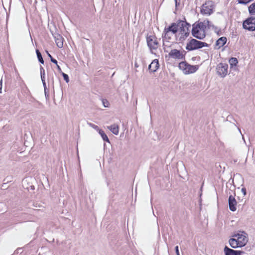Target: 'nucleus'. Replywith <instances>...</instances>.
<instances>
[{
	"label": "nucleus",
	"mask_w": 255,
	"mask_h": 255,
	"mask_svg": "<svg viewBox=\"0 0 255 255\" xmlns=\"http://www.w3.org/2000/svg\"><path fill=\"white\" fill-rule=\"evenodd\" d=\"M243 27L248 31H255V17L251 16L243 21Z\"/></svg>",
	"instance_id": "7"
},
{
	"label": "nucleus",
	"mask_w": 255,
	"mask_h": 255,
	"mask_svg": "<svg viewBox=\"0 0 255 255\" xmlns=\"http://www.w3.org/2000/svg\"><path fill=\"white\" fill-rule=\"evenodd\" d=\"M103 105L104 107H108L109 105V102L106 99L102 100Z\"/></svg>",
	"instance_id": "27"
},
{
	"label": "nucleus",
	"mask_w": 255,
	"mask_h": 255,
	"mask_svg": "<svg viewBox=\"0 0 255 255\" xmlns=\"http://www.w3.org/2000/svg\"><path fill=\"white\" fill-rule=\"evenodd\" d=\"M192 35L194 37L199 39H203L206 36V33L204 31H201L200 30L195 26V24L193 25L192 29Z\"/></svg>",
	"instance_id": "10"
},
{
	"label": "nucleus",
	"mask_w": 255,
	"mask_h": 255,
	"mask_svg": "<svg viewBox=\"0 0 255 255\" xmlns=\"http://www.w3.org/2000/svg\"><path fill=\"white\" fill-rule=\"evenodd\" d=\"M235 195L234 196L230 195L228 199L229 209L233 212L235 211L237 209L236 206L237 202L235 198Z\"/></svg>",
	"instance_id": "12"
},
{
	"label": "nucleus",
	"mask_w": 255,
	"mask_h": 255,
	"mask_svg": "<svg viewBox=\"0 0 255 255\" xmlns=\"http://www.w3.org/2000/svg\"><path fill=\"white\" fill-rule=\"evenodd\" d=\"M236 242L237 241L235 238H231L229 241L230 246L233 249L239 248V245H237Z\"/></svg>",
	"instance_id": "19"
},
{
	"label": "nucleus",
	"mask_w": 255,
	"mask_h": 255,
	"mask_svg": "<svg viewBox=\"0 0 255 255\" xmlns=\"http://www.w3.org/2000/svg\"><path fill=\"white\" fill-rule=\"evenodd\" d=\"M215 32L218 34V35L220 36L221 35V29L218 30V31L217 32Z\"/></svg>",
	"instance_id": "40"
},
{
	"label": "nucleus",
	"mask_w": 255,
	"mask_h": 255,
	"mask_svg": "<svg viewBox=\"0 0 255 255\" xmlns=\"http://www.w3.org/2000/svg\"><path fill=\"white\" fill-rule=\"evenodd\" d=\"M186 52L184 50L181 51L176 49H172L168 54L169 57L178 60H185Z\"/></svg>",
	"instance_id": "8"
},
{
	"label": "nucleus",
	"mask_w": 255,
	"mask_h": 255,
	"mask_svg": "<svg viewBox=\"0 0 255 255\" xmlns=\"http://www.w3.org/2000/svg\"><path fill=\"white\" fill-rule=\"evenodd\" d=\"M159 67V63L158 59H154L148 66V70L151 72H155Z\"/></svg>",
	"instance_id": "14"
},
{
	"label": "nucleus",
	"mask_w": 255,
	"mask_h": 255,
	"mask_svg": "<svg viewBox=\"0 0 255 255\" xmlns=\"http://www.w3.org/2000/svg\"><path fill=\"white\" fill-rule=\"evenodd\" d=\"M88 125H89L91 127L93 128H94L95 129L98 130V131H99V130H100L101 129H99V127L97 125H95L92 123H88Z\"/></svg>",
	"instance_id": "26"
},
{
	"label": "nucleus",
	"mask_w": 255,
	"mask_h": 255,
	"mask_svg": "<svg viewBox=\"0 0 255 255\" xmlns=\"http://www.w3.org/2000/svg\"><path fill=\"white\" fill-rule=\"evenodd\" d=\"M41 78L42 82H43V80H45V75H42V76H41Z\"/></svg>",
	"instance_id": "41"
},
{
	"label": "nucleus",
	"mask_w": 255,
	"mask_h": 255,
	"mask_svg": "<svg viewBox=\"0 0 255 255\" xmlns=\"http://www.w3.org/2000/svg\"><path fill=\"white\" fill-rule=\"evenodd\" d=\"M212 27L213 29H214L215 32H217L218 31V30L220 29V28H219L218 27H217L214 25H212Z\"/></svg>",
	"instance_id": "34"
},
{
	"label": "nucleus",
	"mask_w": 255,
	"mask_h": 255,
	"mask_svg": "<svg viewBox=\"0 0 255 255\" xmlns=\"http://www.w3.org/2000/svg\"><path fill=\"white\" fill-rule=\"evenodd\" d=\"M40 71L41 76H42V75H45V70L41 66H40Z\"/></svg>",
	"instance_id": "29"
},
{
	"label": "nucleus",
	"mask_w": 255,
	"mask_h": 255,
	"mask_svg": "<svg viewBox=\"0 0 255 255\" xmlns=\"http://www.w3.org/2000/svg\"><path fill=\"white\" fill-rule=\"evenodd\" d=\"M108 128L114 134L118 135L119 132V127L117 124H113L108 127Z\"/></svg>",
	"instance_id": "17"
},
{
	"label": "nucleus",
	"mask_w": 255,
	"mask_h": 255,
	"mask_svg": "<svg viewBox=\"0 0 255 255\" xmlns=\"http://www.w3.org/2000/svg\"><path fill=\"white\" fill-rule=\"evenodd\" d=\"M42 84L43 85V87H44V91L47 90L46 85V82H45V80H43V82H42Z\"/></svg>",
	"instance_id": "36"
},
{
	"label": "nucleus",
	"mask_w": 255,
	"mask_h": 255,
	"mask_svg": "<svg viewBox=\"0 0 255 255\" xmlns=\"http://www.w3.org/2000/svg\"><path fill=\"white\" fill-rule=\"evenodd\" d=\"M233 237L237 238V240L240 242V246H245L248 242V238L246 235L243 234H235L233 236Z\"/></svg>",
	"instance_id": "13"
},
{
	"label": "nucleus",
	"mask_w": 255,
	"mask_h": 255,
	"mask_svg": "<svg viewBox=\"0 0 255 255\" xmlns=\"http://www.w3.org/2000/svg\"><path fill=\"white\" fill-rule=\"evenodd\" d=\"M55 41L57 46L61 48L63 46V38L60 34L56 33L54 35Z\"/></svg>",
	"instance_id": "15"
},
{
	"label": "nucleus",
	"mask_w": 255,
	"mask_h": 255,
	"mask_svg": "<svg viewBox=\"0 0 255 255\" xmlns=\"http://www.w3.org/2000/svg\"><path fill=\"white\" fill-rule=\"evenodd\" d=\"M238 129L239 130L240 132L242 134L240 128H238Z\"/></svg>",
	"instance_id": "44"
},
{
	"label": "nucleus",
	"mask_w": 255,
	"mask_h": 255,
	"mask_svg": "<svg viewBox=\"0 0 255 255\" xmlns=\"http://www.w3.org/2000/svg\"><path fill=\"white\" fill-rule=\"evenodd\" d=\"M179 69L185 74H189L195 72L199 68L198 65H191L186 61H182L179 64Z\"/></svg>",
	"instance_id": "4"
},
{
	"label": "nucleus",
	"mask_w": 255,
	"mask_h": 255,
	"mask_svg": "<svg viewBox=\"0 0 255 255\" xmlns=\"http://www.w3.org/2000/svg\"><path fill=\"white\" fill-rule=\"evenodd\" d=\"M99 133L101 135L103 140L110 143V140L108 137L102 129H101L100 130H99Z\"/></svg>",
	"instance_id": "21"
},
{
	"label": "nucleus",
	"mask_w": 255,
	"mask_h": 255,
	"mask_svg": "<svg viewBox=\"0 0 255 255\" xmlns=\"http://www.w3.org/2000/svg\"><path fill=\"white\" fill-rule=\"evenodd\" d=\"M50 61H51V62L55 64L56 65H57V64H58L57 61L56 59H55L54 58H53V57H51Z\"/></svg>",
	"instance_id": "31"
},
{
	"label": "nucleus",
	"mask_w": 255,
	"mask_h": 255,
	"mask_svg": "<svg viewBox=\"0 0 255 255\" xmlns=\"http://www.w3.org/2000/svg\"><path fill=\"white\" fill-rule=\"evenodd\" d=\"M205 22H206V27H208V28H210L211 27H212V25L213 24H212V23L210 21H209V20H205Z\"/></svg>",
	"instance_id": "28"
},
{
	"label": "nucleus",
	"mask_w": 255,
	"mask_h": 255,
	"mask_svg": "<svg viewBox=\"0 0 255 255\" xmlns=\"http://www.w3.org/2000/svg\"><path fill=\"white\" fill-rule=\"evenodd\" d=\"M175 253H176V255H180L179 252V248H178V246L175 247Z\"/></svg>",
	"instance_id": "32"
},
{
	"label": "nucleus",
	"mask_w": 255,
	"mask_h": 255,
	"mask_svg": "<svg viewBox=\"0 0 255 255\" xmlns=\"http://www.w3.org/2000/svg\"><path fill=\"white\" fill-rule=\"evenodd\" d=\"M175 3V6L177 7L180 5V0H174Z\"/></svg>",
	"instance_id": "33"
},
{
	"label": "nucleus",
	"mask_w": 255,
	"mask_h": 255,
	"mask_svg": "<svg viewBox=\"0 0 255 255\" xmlns=\"http://www.w3.org/2000/svg\"><path fill=\"white\" fill-rule=\"evenodd\" d=\"M30 187L31 188V189H32V190H34V187L33 186H30Z\"/></svg>",
	"instance_id": "43"
},
{
	"label": "nucleus",
	"mask_w": 255,
	"mask_h": 255,
	"mask_svg": "<svg viewBox=\"0 0 255 255\" xmlns=\"http://www.w3.org/2000/svg\"><path fill=\"white\" fill-rule=\"evenodd\" d=\"M225 255H242L245 252L242 251H237L230 249L227 246H225L224 249Z\"/></svg>",
	"instance_id": "11"
},
{
	"label": "nucleus",
	"mask_w": 255,
	"mask_h": 255,
	"mask_svg": "<svg viewBox=\"0 0 255 255\" xmlns=\"http://www.w3.org/2000/svg\"><path fill=\"white\" fill-rule=\"evenodd\" d=\"M56 66H57V68L58 69V72L62 73V72H63L62 71V70H61L60 67L58 64H57V65H56Z\"/></svg>",
	"instance_id": "37"
},
{
	"label": "nucleus",
	"mask_w": 255,
	"mask_h": 255,
	"mask_svg": "<svg viewBox=\"0 0 255 255\" xmlns=\"http://www.w3.org/2000/svg\"><path fill=\"white\" fill-rule=\"evenodd\" d=\"M45 96L46 100H48L49 99V95L48 93V90L44 91Z\"/></svg>",
	"instance_id": "30"
},
{
	"label": "nucleus",
	"mask_w": 255,
	"mask_h": 255,
	"mask_svg": "<svg viewBox=\"0 0 255 255\" xmlns=\"http://www.w3.org/2000/svg\"><path fill=\"white\" fill-rule=\"evenodd\" d=\"M178 24H179V20L177 21V22H173L169 25L168 27H165L164 29L163 33L162 34V38H163V46L164 52H167L168 51L166 49V47H168L167 45H165V40H169L171 39V37L170 36V32H171L173 34H176L177 31H178ZM170 46H168L169 47Z\"/></svg>",
	"instance_id": "2"
},
{
	"label": "nucleus",
	"mask_w": 255,
	"mask_h": 255,
	"mask_svg": "<svg viewBox=\"0 0 255 255\" xmlns=\"http://www.w3.org/2000/svg\"><path fill=\"white\" fill-rule=\"evenodd\" d=\"M229 63L230 64L231 68H233L234 66H236L238 63V59L235 57H232L229 60Z\"/></svg>",
	"instance_id": "22"
},
{
	"label": "nucleus",
	"mask_w": 255,
	"mask_h": 255,
	"mask_svg": "<svg viewBox=\"0 0 255 255\" xmlns=\"http://www.w3.org/2000/svg\"><path fill=\"white\" fill-rule=\"evenodd\" d=\"M36 55H37V58L38 59V61L39 62L41 63V64H44V60L42 58V56L40 53V52L39 51V50L38 49H36Z\"/></svg>",
	"instance_id": "23"
},
{
	"label": "nucleus",
	"mask_w": 255,
	"mask_h": 255,
	"mask_svg": "<svg viewBox=\"0 0 255 255\" xmlns=\"http://www.w3.org/2000/svg\"><path fill=\"white\" fill-rule=\"evenodd\" d=\"M228 65L220 63L217 65L216 71L218 75L222 78L225 77L228 74Z\"/></svg>",
	"instance_id": "9"
},
{
	"label": "nucleus",
	"mask_w": 255,
	"mask_h": 255,
	"mask_svg": "<svg viewBox=\"0 0 255 255\" xmlns=\"http://www.w3.org/2000/svg\"><path fill=\"white\" fill-rule=\"evenodd\" d=\"M46 52L47 53L48 57L51 59V57H52V56L47 51H46Z\"/></svg>",
	"instance_id": "42"
},
{
	"label": "nucleus",
	"mask_w": 255,
	"mask_h": 255,
	"mask_svg": "<svg viewBox=\"0 0 255 255\" xmlns=\"http://www.w3.org/2000/svg\"><path fill=\"white\" fill-rule=\"evenodd\" d=\"M178 27L179 33L176 35V40L182 42L190 34L191 25L186 21L179 20Z\"/></svg>",
	"instance_id": "1"
},
{
	"label": "nucleus",
	"mask_w": 255,
	"mask_h": 255,
	"mask_svg": "<svg viewBox=\"0 0 255 255\" xmlns=\"http://www.w3.org/2000/svg\"><path fill=\"white\" fill-rule=\"evenodd\" d=\"M248 10L250 15H255V1L248 7Z\"/></svg>",
	"instance_id": "20"
},
{
	"label": "nucleus",
	"mask_w": 255,
	"mask_h": 255,
	"mask_svg": "<svg viewBox=\"0 0 255 255\" xmlns=\"http://www.w3.org/2000/svg\"><path fill=\"white\" fill-rule=\"evenodd\" d=\"M146 42L147 46L152 53H153V51L157 50L159 46V43L157 40V38L154 35H147L146 36Z\"/></svg>",
	"instance_id": "5"
},
{
	"label": "nucleus",
	"mask_w": 255,
	"mask_h": 255,
	"mask_svg": "<svg viewBox=\"0 0 255 255\" xmlns=\"http://www.w3.org/2000/svg\"><path fill=\"white\" fill-rule=\"evenodd\" d=\"M201 13L203 14L210 15L213 12V9L215 8L214 2L212 0L206 1L202 6Z\"/></svg>",
	"instance_id": "6"
},
{
	"label": "nucleus",
	"mask_w": 255,
	"mask_h": 255,
	"mask_svg": "<svg viewBox=\"0 0 255 255\" xmlns=\"http://www.w3.org/2000/svg\"><path fill=\"white\" fill-rule=\"evenodd\" d=\"M61 74L63 76V77L64 79V80L66 81V82L68 83L69 82V79L68 75L63 72H62Z\"/></svg>",
	"instance_id": "25"
},
{
	"label": "nucleus",
	"mask_w": 255,
	"mask_h": 255,
	"mask_svg": "<svg viewBox=\"0 0 255 255\" xmlns=\"http://www.w3.org/2000/svg\"><path fill=\"white\" fill-rule=\"evenodd\" d=\"M241 191L244 196L247 194L246 189L245 188H242Z\"/></svg>",
	"instance_id": "35"
},
{
	"label": "nucleus",
	"mask_w": 255,
	"mask_h": 255,
	"mask_svg": "<svg viewBox=\"0 0 255 255\" xmlns=\"http://www.w3.org/2000/svg\"><path fill=\"white\" fill-rule=\"evenodd\" d=\"M2 83V79H1L0 80V93H1Z\"/></svg>",
	"instance_id": "38"
},
{
	"label": "nucleus",
	"mask_w": 255,
	"mask_h": 255,
	"mask_svg": "<svg viewBox=\"0 0 255 255\" xmlns=\"http://www.w3.org/2000/svg\"><path fill=\"white\" fill-rule=\"evenodd\" d=\"M236 240L237 241L236 243H237V245H239V248H242V247H243V246H240V244H240V242H239V240H237V239H236Z\"/></svg>",
	"instance_id": "39"
},
{
	"label": "nucleus",
	"mask_w": 255,
	"mask_h": 255,
	"mask_svg": "<svg viewBox=\"0 0 255 255\" xmlns=\"http://www.w3.org/2000/svg\"><path fill=\"white\" fill-rule=\"evenodd\" d=\"M242 138H243V139L245 140L244 137V136H243V135H242Z\"/></svg>",
	"instance_id": "45"
},
{
	"label": "nucleus",
	"mask_w": 255,
	"mask_h": 255,
	"mask_svg": "<svg viewBox=\"0 0 255 255\" xmlns=\"http://www.w3.org/2000/svg\"><path fill=\"white\" fill-rule=\"evenodd\" d=\"M227 38L226 37H221L219 38L216 42L215 48L219 49L221 47L223 46L227 42Z\"/></svg>",
	"instance_id": "16"
},
{
	"label": "nucleus",
	"mask_w": 255,
	"mask_h": 255,
	"mask_svg": "<svg viewBox=\"0 0 255 255\" xmlns=\"http://www.w3.org/2000/svg\"><path fill=\"white\" fill-rule=\"evenodd\" d=\"M238 2L241 4H247L253 0H237Z\"/></svg>",
	"instance_id": "24"
},
{
	"label": "nucleus",
	"mask_w": 255,
	"mask_h": 255,
	"mask_svg": "<svg viewBox=\"0 0 255 255\" xmlns=\"http://www.w3.org/2000/svg\"><path fill=\"white\" fill-rule=\"evenodd\" d=\"M208 46L209 44L206 42L192 38L187 42L186 46V49L188 51H193L196 49H200L204 47Z\"/></svg>",
	"instance_id": "3"
},
{
	"label": "nucleus",
	"mask_w": 255,
	"mask_h": 255,
	"mask_svg": "<svg viewBox=\"0 0 255 255\" xmlns=\"http://www.w3.org/2000/svg\"><path fill=\"white\" fill-rule=\"evenodd\" d=\"M198 28H199L201 31L205 32L206 28V25L205 20L203 22H200L195 25Z\"/></svg>",
	"instance_id": "18"
}]
</instances>
